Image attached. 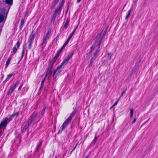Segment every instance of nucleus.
I'll list each match as a JSON object with an SVG mask.
<instances>
[{"label": "nucleus", "mask_w": 158, "mask_h": 158, "mask_svg": "<svg viewBox=\"0 0 158 158\" xmlns=\"http://www.w3.org/2000/svg\"><path fill=\"white\" fill-rule=\"evenodd\" d=\"M105 33L103 34L102 36H101V33H98L96 36L95 40V42L93 44L91 47V51L94 50H95V52L94 54V55L91 58L90 60V66H91L92 64L94 61L95 60L96 58L98 56V54L100 50V47L101 43L102 40L103 38Z\"/></svg>", "instance_id": "obj_1"}, {"label": "nucleus", "mask_w": 158, "mask_h": 158, "mask_svg": "<svg viewBox=\"0 0 158 158\" xmlns=\"http://www.w3.org/2000/svg\"><path fill=\"white\" fill-rule=\"evenodd\" d=\"M35 34L34 31H32L28 39L29 44L28 45V48L31 49L33 43V42L35 38Z\"/></svg>", "instance_id": "obj_2"}, {"label": "nucleus", "mask_w": 158, "mask_h": 158, "mask_svg": "<svg viewBox=\"0 0 158 158\" xmlns=\"http://www.w3.org/2000/svg\"><path fill=\"white\" fill-rule=\"evenodd\" d=\"M19 81H17L14 85L11 86L7 92V94H11L15 89L17 86L19 85Z\"/></svg>", "instance_id": "obj_3"}, {"label": "nucleus", "mask_w": 158, "mask_h": 158, "mask_svg": "<svg viewBox=\"0 0 158 158\" xmlns=\"http://www.w3.org/2000/svg\"><path fill=\"white\" fill-rule=\"evenodd\" d=\"M73 53L69 54L67 57L65 58L61 64L60 66H62L63 67H64L65 65L67 64L68 61L69 60L70 58H71L73 56Z\"/></svg>", "instance_id": "obj_4"}, {"label": "nucleus", "mask_w": 158, "mask_h": 158, "mask_svg": "<svg viewBox=\"0 0 158 158\" xmlns=\"http://www.w3.org/2000/svg\"><path fill=\"white\" fill-rule=\"evenodd\" d=\"M70 122V121L68 120V119H67L64 123L60 127L58 133H61L68 125Z\"/></svg>", "instance_id": "obj_5"}, {"label": "nucleus", "mask_w": 158, "mask_h": 158, "mask_svg": "<svg viewBox=\"0 0 158 158\" xmlns=\"http://www.w3.org/2000/svg\"><path fill=\"white\" fill-rule=\"evenodd\" d=\"M37 114H38L36 112L33 113L29 118L27 122L28 124L31 125L32 122L35 120V118L37 117Z\"/></svg>", "instance_id": "obj_6"}, {"label": "nucleus", "mask_w": 158, "mask_h": 158, "mask_svg": "<svg viewBox=\"0 0 158 158\" xmlns=\"http://www.w3.org/2000/svg\"><path fill=\"white\" fill-rule=\"evenodd\" d=\"M7 118H6L0 124V128H3L4 130L6 126L8 123Z\"/></svg>", "instance_id": "obj_7"}, {"label": "nucleus", "mask_w": 158, "mask_h": 158, "mask_svg": "<svg viewBox=\"0 0 158 158\" xmlns=\"http://www.w3.org/2000/svg\"><path fill=\"white\" fill-rule=\"evenodd\" d=\"M63 67H62V66H61L60 65L59 66L57 69L54 71L53 76L54 77V75L55 74L57 73V74L59 73L61 71V69L63 68Z\"/></svg>", "instance_id": "obj_8"}, {"label": "nucleus", "mask_w": 158, "mask_h": 158, "mask_svg": "<svg viewBox=\"0 0 158 158\" xmlns=\"http://www.w3.org/2000/svg\"><path fill=\"white\" fill-rule=\"evenodd\" d=\"M49 35H45L44 36L43 38V41L42 44H41V46L43 45L44 44H46L47 43V40L49 39Z\"/></svg>", "instance_id": "obj_9"}, {"label": "nucleus", "mask_w": 158, "mask_h": 158, "mask_svg": "<svg viewBox=\"0 0 158 158\" xmlns=\"http://www.w3.org/2000/svg\"><path fill=\"white\" fill-rule=\"evenodd\" d=\"M61 9L62 8H60L59 7L58 8H56L55 11L54 13V14L56 15L60 14V13Z\"/></svg>", "instance_id": "obj_10"}, {"label": "nucleus", "mask_w": 158, "mask_h": 158, "mask_svg": "<svg viewBox=\"0 0 158 158\" xmlns=\"http://www.w3.org/2000/svg\"><path fill=\"white\" fill-rule=\"evenodd\" d=\"M76 112V111L75 110H74L71 114L70 115L69 117L67 119H68V120H69L71 121L72 120V118L73 117L75 114Z\"/></svg>", "instance_id": "obj_11"}, {"label": "nucleus", "mask_w": 158, "mask_h": 158, "mask_svg": "<svg viewBox=\"0 0 158 158\" xmlns=\"http://www.w3.org/2000/svg\"><path fill=\"white\" fill-rule=\"evenodd\" d=\"M51 69H51V68H48L47 71L46 73H47L48 74V75H49V76L48 77V78L50 77L51 76L52 74V72L51 71Z\"/></svg>", "instance_id": "obj_12"}, {"label": "nucleus", "mask_w": 158, "mask_h": 158, "mask_svg": "<svg viewBox=\"0 0 158 158\" xmlns=\"http://www.w3.org/2000/svg\"><path fill=\"white\" fill-rule=\"evenodd\" d=\"M19 113L17 112L14 114H12L10 116L9 118H7V121H10L14 117L15 115H18V114Z\"/></svg>", "instance_id": "obj_13"}, {"label": "nucleus", "mask_w": 158, "mask_h": 158, "mask_svg": "<svg viewBox=\"0 0 158 158\" xmlns=\"http://www.w3.org/2000/svg\"><path fill=\"white\" fill-rule=\"evenodd\" d=\"M59 1V0H54V2L51 6V9H52L55 7Z\"/></svg>", "instance_id": "obj_14"}, {"label": "nucleus", "mask_w": 158, "mask_h": 158, "mask_svg": "<svg viewBox=\"0 0 158 158\" xmlns=\"http://www.w3.org/2000/svg\"><path fill=\"white\" fill-rule=\"evenodd\" d=\"M69 19H67L66 21V22L65 23V24H64L63 27L64 28H67L68 27V26L69 25Z\"/></svg>", "instance_id": "obj_15"}, {"label": "nucleus", "mask_w": 158, "mask_h": 158, "mask_svg": "<svg viewBox=\"0 0 158 158\" xmlns=\"http://www.w3.org/2000/svg\"><path fill=\"white\" fill-rule=\"evenodd\" d=\"M30 125H29L27 123V124L24 126L23 129L22 130V132H24L25 131L28 127Z\"/></svg>", "instance_id": "obj_16"}, {"label": "nucleus", "mask_w": 158, "mask_h": 158, "mask_svg": "<svg viewBox=\"0 0 158 158\" xmlns=\"http://www.w3.org/2000/svg\"><path fill=\"white\" fill-rule=\"evenodd\" d=\"M131 10H132V9H130V10H129V11H128L127 14L125 17V19L127 20L128 19V18L130 16V15H131Z\"/></svg>", "instance_id": "obj_17"}, {"label": "nucleus", "mask_w": 158, "mask_h": 158, "mask_svg": "<svg viewBox=\"0 0 158 158\" xmlns=\"http://www.w3.org/2000/svg\"><path fill=\"white\" fill-rule=\"evenodd\" d=\"M20 43L19 42V40H18L16 43V45H15V46L14 47V48H15V49L17 50L18 48L20 45Z\"/></svg>", "instance_id": "obj_18"}, {"label": "nucleus", "mask_w": 158, "mask_h": 158, "mask_svg": "<svg viewBox=\"0 0 158 158\" xmlns=\"http://www.w3.org/2000/svg\"><path fill=\"white\" fill-rule=\"evenodd\" d=\"M107 58V60H110L111 58L112 55L110 54L109 53H107V55L106 56Z\"/></svg>", "instance_id": "obj_19"}, {"label": "nucleus", "mask_w": 158, "mask_h": 158, "mask_svg": "<svg viewBox=\"0 0 158 158\" xmlns=\"http://www.w3.org/2000/svg\"><path fill=\"white\" fill-rule=\"evenodd\" d=\"M13 73H11L10 74L7 75V77L5 81H8L12 76Z\"/></svg>", "instance_id": "obj_20"}, {"label": "nucleus", "mask_w": 158, "mask_h": 158, "mask_svg": "<svg viewBox=\"0 0 158 158\" xmlns=\"http://www.w3.org/2000/svg\"><path fill=\"white\" fill-rule=\"evenodd\" d=\"M59 56L58 54H56L55 56H54V57L53 58V60H52L54 62H55L56 59H57Z\"/></svg>", "instance_id": "obj_21"}, {"label": "nucleus", "mask_w": 158, "mask_h": 158, "mask_svg": "<svg viewBox=\"0 0 158 158\" xmlns=\"http://www.w3.org/2000/svg\"><path fill=\"white\" fill-rule=\"evenodd\" d=\"M4 18V15L3 14L0 15V23L3 21Z\"/></svg>", "instance_id": "obj_22"}, {"label": "nucleus", "mask_w": 158, "mask_h": 158, "mask_svg": "<svg viewBox=\"0 0 158 158\" xmlns=\"http://www.w3.org/2000/svg\"><path fill=\"white\" fill-rule=\"evenodd\" d=\"M56 15L53 14V16L52 18L51 22L53 23H54L55 18L56 17Z\"/></svg>", "instance_id": "obj_23"}, {"label": "nucleus", "mask_w": 158, "mask_h": 158, "mask_svg": "<svg viewBox=\"0 0 158 158\" xmlns=\"http://www.w3.org/2000/svg\"><path fill=\"white\" fill-rule=\"evenodd\" d=\"M54 62L53 61H52L51 60L50 62V64H49V65L48 66V68H51V69H52V66L54 64Z\"/></svg>", "instance_id": "obj_24"}, {"label": "nucleus", "mask_w": 158, "mask_h": 158, "mask_svg": "<svg viewBox=\"0 0 158 158\" xmlns=\"http://www.w3.org/2000/svg\"><path fill=\"white\" fill-rule=\"evenodd\" d=\"M24 23V20L23 19H22L21 20V23L20 26V28L21 29L23 27V24Z\"/></svg>", "instance_id": "obj_25"}, {"label": "nucleus", "mask_w": 158, "mask_h": 158, "mask_svg": "<svg viewBox=\"0 0 158 158\" xmlns=\"http://www.w3.org/2000/svg\"><path fill=\"white\" fill-rule=\"evenodd\" d=\"M13 0H6V3L8 4H11L12 3Z\"/></svg>", "instance_id": "obj_26"}, {"label": "nucleus", "mask_w": 158, "mask_h": 158, "mask_svg": "<svg viewBox=\"0 0 158 158\" xmlns=\"http://www.w3.org/2000/svg\"><path fill=\"white\" fill-rule=\"evenodd\" d=\"M130 116L131 118H132L133 117V110L132 109H131L130 110Z\"/></svg>", "instance_id": "obj_27"}, {"label": "nucleus", "mask_w": 158, "mask_h": 158, "mask_svg": "<svg viewBox=\"0 0 158 158\" xmlns=\"http://www.w3.org/2000/svg\"><path fill=\"white\" fill-rule=\"evenodd\" d=\"M97 140V137L96 136V135L94 139L93 140V142H92V143H93V144H94L95 143Z\"/></svg>", "instance_id": "obj_28"}, {"label": "nucleus", "mask_w": 158, "mask_h": 158, "mask_svg": "<svg viewBox=\"0 0 158 158\" xmlns=\"http://www.w3.org/2000/svg\"><path fill=\"white\" fill-rule=\"evenodd\" d=\"M41 143H42L41 142L40 143L37 145L36 148V151H37L38 150L39 148L41 146Z\"/></svg>", "instance_id": "obj_29"}, {"label": "nucleus", "mask_w": 158, "mask_h": 158, "mask_svg": "<svg viewBox=\"0 0 158 158\" xmlns=\"http://www.w3.org/2000/svg\"><path fill=\"white\" fill-rule=\"evenodd\" d=\"M46 108V107L45 106H44V107L43 109L42 110V112H41V114L42 115H43L44 114V112L45 111Z\"/></svg>", "instance_id": "obj_30"}, {"label": "nucleus", "mask_w": 158, "mask_h": 158, "mask_svg": "<svg viewBox=\"0 0 158 158\" xmlns=\"http://www.w3.org/2000/svg\"><path fill=\"white\" fill-rule=\"evenodd\" d=\"M17 51V50L15 49V48H14H14H13V52L14 54H15V53Z\"/></svg>", "instance_id": "obj_31"}, {"label": "nucleus", "mask_w": 158, "mask_h": 158, "mask_svg": "<svg viewBox=\"0 0 158 158\" xmlns=\"http://www.w3.org/2000/svg\"><path fill=\"white\" fill-rule=\"evenodd\" d=\"M24 50H25V47L24 46H23V51L22 52V57H23V56L24 53Z\"/></svg>", "instance_id": "obj_32"}, {"label": "nucleus", "mask_w": 158, "mask_h": 158, "mask_svg": "<svg viewBox=\"0 0 158 158\" xmlns=\"http://www.w3.org/2000/svg\"><path fill=\"white\" fill-rule=\"evenodd\" d=\"M45 78H44L43 80H42V82H41V87L40 88H41L42 85H43L44 84V81H45Z\"/></svg>", "instance_id": "obj_33"}, {"label": "nucleus", "mask_w": 158, "mask_h": 158, "mask_svg": "<svg viewBox=\"0 0 158 158\" xmlns=\"http://www.w3.org/2000/svg\"><path fill=\"white\" fill-rule=\"evenodd\" d=\"M10 60H7V61L6 62V67L8 66V65L10 63Z\"/></svg>", "instance_id": "obj_34"}, {"label": "nucleus", "mask_w": 158, "mask_h": 158, "mask_svg": "<svg viewBox=\"0 0 158 158\" xmlns=\"http://www.w3.org/2000/svg\"><path fill=\"white\" fill-rule=\"evenodd\" d=\"M51 33V30H50L49 29L48 30V32L46 33V35H49L50 36V34Z\"/></svg>", "instance_id": "obj_35"}, {"label": "nucleus", "mask_w": 158, "mask_h": 158, "mask_svg": "<svg viewBox=\"0 0 158 158\" xmlns=\"http://www.w3.org/2000/svg\"><path fill=\"white\" fill-rule=\"evenodd\" d=\"M64 3L62 2H61L60 5L59 6V7L61 8H62V6H63Z\"/></svg>", "instance_id": "obj_36"}, {"label": "nucleus", "mask_w": 158, "mask_h": 158, "mask_svg": "<svg viewBox=\"0 0 158 158\" xmlns=\"http://www.w3.org/2000/svg\"><path fill=\"white\" fill-rule=\"evenodd\" d=\"M23 85V83H22L21 85H20V86L18 88V90H19L21 89Z\"/></svg>", "instance_id": "obj_37"}, {"label": "nucleus", "mask_w": 158, "mask_h": 158, "mask_svg": "<svg viewBox=\"0 0 158 158\" xmlns=\"http://www.w3.org/2000/svg\"><path fill=\"white\" fill-rule=\"evenodd\" d=\"M67 44H66V43H64V44L63 45V46H62V48H61L63 49L65 47V46H66Z\"/></svg>", "instance_id": "obj_38"}, {"label": "nucleus", "mask_w": 158, "mask_h": 158, "mask_svg": "<svg viewBox=\"0 0 158 158\" xmlns=\"http://www.w3.org/2000/svg\"><path fill=\"white\" fill-rule=\"evenodd\" d=\"M67 44H66V43H64V44L63 45V46H62V48H61L63 49L65 47V46H66Z\"/></svg>", "instance_id": "obj_39"}, {"label": "nucleus", "mask_w": 158, "mask_h": 158, "mask_svg": "<svg viewBox=\"0 0 158 158\" xmlns=\"http://www.w3.org/2000/svg\"><path fill=\"white\" fill-rule=\"evenodd\" d=\"M63 50V49H62L61 48V49L58 52H57V54H58V55H59V53L62 51Z\"/></svg>", "instance_id": "obj_40"}, {"label": "nucleus", "mask_w": 158, "mask_h": 158, "mask_svg": "<svg viewBox=\"0 0 158 158\" xmlns=\"http://www.w3.org/2000/svg\"><path fill=\"white\" fill-rule=\"evenodd\" d=\"M118 102V101H116L114 103V104H113V105L112 106V107H114V106H116L117 104V103Z\"/></svg>", "instance_id": "obj_41"}, {"label": "nucleus", "mask_w": 158, "mask_h": 158, "mask_svg": "<svg viewBox=\"0 0 158 158\" xmlns=\"http://www.w3.org/2000/svg\"><path fill=\"white\" fill-rule=\"evenodd\" d=\"M125 94V91H123L120 96V98H121L123 95L124 94Z\"/></svg>", "instance_id": "obj_42"}, {"label": "nucleus", "mask_w": 158, "mask_h": 158, "mask_svg": "<svg viewBox=\"0 0 158 158\" xmlns=\"http://www.w3.org/2000/svg\"><path fill=\"white\" fill-rule=\"evenodd\" d=\"M136 119L135 118H134V119L133 121L132 122V124L134 123L135 122V121H136Z\"/></svg>", "instance_id": "obj_43"}, {"label": "nucleus", "mask_w": 158, "mask_h": 158, "mask_svg": "<svg viewBox=\"0 0 158 158\" xmlns=\"http://www.w3.org/2000/svg\"><path fill=\"white\" fill-rule=\"evenodd\" d=\"M70 39L69 38H68V39L65 42V43H66V44H68V43H69V42L70 40Z\"/></svg>", "instance_id": "obj_44"}, {"label": "nucleus", "mask_w": 158, "mask_h": 158, "mask_svg": "<svg viewBox=\"0 0 158 158\" xmlns=\"http://www.w3.org/2000/svg\"><path fill=\"white\" fill-rule=\"evenodd\" d=\"M12 55H10V57H9V58H8V60H9L10 61V60H11V58H12Z\"/></svg>", "instance_id": "obj_45"}, {"label": "nucleus", "mask_w": 158, "mask_h": 158, "mask_svg": "<svg viewBox=\"0 0 158 158\" xmlns=\"http://www.w3.org/2000/svg\"><path fill=\"white\" fill-rule=\"evenodd\" d=\"M138 1V0H133V2L134 3H136Z\"/></svg>", "instance_id": "obj_46"}, {"label": "nucleus", "mask_w": 158, "mask_h": 158, "mask_svg": "<svg viewBox=\"0 0 158 158\" xmlns=\"http://www.w3.org/2000/svg\"><path fill=\"white\" fill-rule=\"evenodd\" d=\"M73 35V34H72L71 33L70 35V36H69V38H70V39H71Z\"/></svg>", "instance_id": "obj_47"}, {"label": "nucleus", "mask_w": 158, "mask_h": 158, "mask_svg": "<svg viewBox=\"0 0 158 158\" xmlns=\"http://www.w3.org/2000/svg\"><path fill=\"white\" fill-rule=\"evenodd\" d=\"M73 35V34H72L71 33L70 35V36H69V38H70V39H71Z\"/></svg>", "instance_id": "obj_48"}, {"label": "nucleus", "mask_w": 158, "mask_h": 158, "mask_svg": "<svg viewBox=\"0 0 158 158\" xmlns=\"http://www.w3.org/2000/svg\"><path fill=\"white\" fill-rule=\"evenodd\" d=\"M135 69H136V68ZM135 69H133L132 71V73L133 74L134 72H135Z\"/></svg>", "instance_id": "obj_49"}, {"label": "nucleus", "mask_w": 158, "mask_h": 158, "mask_svg": "<svg viewBox=\"0 0 158 158\" xmlns=\"http://www.w3.org/2000/svg\"><path fill=\"white\" fill-rule=\"evenodd\" d=\"M75 31H76L75 29H74V30L72 32L71 34L73 35V34H74Z\"/></svg>", "instance_id": "obj_50"}, {"label": "nucleus", "mask_w": 158, "mask_h": 158, "mask_svg": "<svg viewBox=\"0 0 158 158\" xmlns=\"http://www.w3.org/2000/svg\"><path fill=\"white\" fill-rule=\"evenodd\" d=\"M77 144H76V145L75 146V147L73 148V150L71 152H72L75 150V148H76V146H77Z\"/></svg>", "instance_id": "obj_51"}, {"label": "nucleus", "mask_w": 158, "mask_h": 158, "mask_svg": "<svg viewBox=\"0 0 158 158\" xmlns=\"http://www.w3.org/2000/svg\"><path fill=\"white\" fill-rule=\"evenodd\" d=\"M68 6L67 9V10L66 13H67V12L68 11V8H69V4L68 3Z\"/></svg>", "instance_id": "obj_52"}, {"label": "nucleus", "mask_w": 158, "mask_h": 158, "mask_svg": "<svg viewBox=\"0 0 158 158\" xmlns=\"http://www.w3.org/2000/svg\"><path fill=\"white\" fill-rule=\"evenodd\" d=\"M48 74L47 73H46V75H45V77H44V78H45V79L46 78V77L48 76Z\"/></svg>", "instance_id": "obj_53"}, {"label": "nucleus", "mask_w": 158, "mask_h": 158, "mask_svg": "<svg viewBox=\"0 0 158 158\" xmlns=\"http://www.w3.org/2000/svg\"><path fill=\"white\" fill-rule=\"evenodd\" d=\"M81 0H77V2L79 3V2Z\"/></svg>", "instance_id": "obj_54"}, {"label": "nucleus", "mask_w": 158, "mask_h": 158, "mask_svg": "<svg viewBox=\"0 0 158 158\" xmlns=\"http://www.w3.org/2000/svg\"><path fill=\"white\" fill-rule=\"evenodd\" d=\"M77 27H78V26H77L74 29H75V30H76V29H77Z\"/></svg>", "instance_id": "obj_55"}, {"label": "nucleus", "mask_w": 158, "mask_h": 158, "mask_svg": "<svg viewBox=\"0 0 158 158\" xmlns=\"http://www.w3.org/2000/svg\"><path fill=\"white\" fill-rule=\"evenodd\" d=\"M127 90V88H126L123 91H125V92Z\"/></svg>", "instance_id": "obj_56"}, {"label": "nucleus", "mask_w": 158, "mask_h": 158, "mask_svg": "<svg viewBox=\"0 0 158 158\" xmlns=\"http://www.w3.org/2000/svg\"><path fill=\"white\" fill-rule=\"evenodd\" d=\"M65 1V0H62V2H63L64 3Z\"/></svg>", "instance_id": "obj_57"}, {"label": "nucleus", "mask_w": 158, "mask_h": 158, "mask_svg": "<svg viewBox=\"0 0 158 158\" xmlns=\"http://www.w3.org/2000/svg\"><path fill=\"white\" fill-rule=\"evenodd\" d=\"M120 98H120H120L118 99V100H117V101H118L120 100Z\"/></svg>", "instance_id": "obj_58"}, {"label": "nucleus", "mask_w": 158, "mask_h": 158, "mask_svg": "<svg viewBox=\"0 0 158 158\" xmlns=\"http://www.w3.org/2000/svg\"><path fill=\"white\" fill-rule=\"evenodd\" d=\"M120 98H120H120L118 99V100H117V101H118L120 100Z\"/></svg>", "instance_id": "obj_59"}, {"label": "nucleus", "mask_w": 158, "mask_h": 158, "mask_svg": "<svg viewBox=\"0 0 158 158\" xmlns=\"http://www.w3.org/2000/svg\"><path fill=\"white\" fill-rule=\"evenodd\" d=\"M85 158H88V156H87V157H86Z\"/></svg>", "instance_id": "obj_60"}, {"label": "nucleus", "mask_w": 158, "mask_h": 158, "mask_svg": "<svg viewBox=\"0 0 158 158\" xmlns=\"http://www.w3.org/2000/svg\"><path fill=\"white\" fill-rule=\"evenodd\" d=\"M113 107H112V106L110 107V109H111Z\"/></svg>", "instance_id": "obj_61"}]
</instances>
